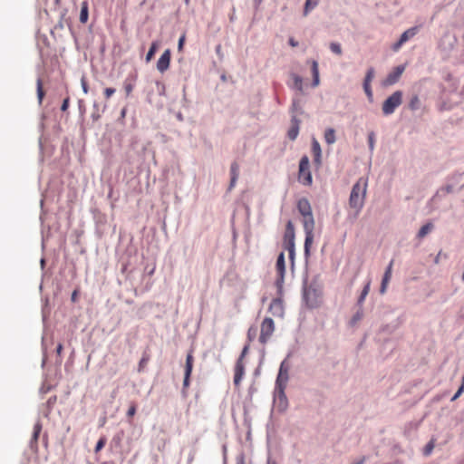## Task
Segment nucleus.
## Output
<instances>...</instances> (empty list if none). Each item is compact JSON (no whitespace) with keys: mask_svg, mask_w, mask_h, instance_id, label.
<instances>
[{"mask_svg":"<svg viewBox=\"0 0 464 464\" xmlns=\"http://www.w3.org/2000/svg\"><path fill=\"white\" fill-rule=\"evenodd\" d=\"M297 209L303 217V226L305 233L304 252L309 254L310 246L314 241V219L312 208L307 198H300L297 202Z\"/></svg>","mask_w":464,"mask_h":464,"instance_id":"f257e3e1","label":"nucleus"},{"mask_svg":"<svg viewBox=\"0 0 464 464\" xmlns=\"http://www.w3.org/2000/svg\"><path fill=\"white\" fill-rule=\"evenodd\" d=\"M366 180L359 179L352 188L349 198V209L350 213L353 216H357L363 206L366 195Z\"/></svg>","mask_w":464,"mask_h":464,"instance_id":"f03ea898","label":"nucleus"},{"mask_svg":"<svg viewBox=\"0 0 464 464\" xmlns=\"http://www.w3.org/2000/svg\"><path fill=\"white\" fill-rule=\"evenodd\" d=\"M380 321V331L387 334L394 333L401 323L398 312L393 310L382 312Z\"/></svg>","mask_w":464,"mask_h":464,"instance_id":"7ed1b4c3","label":"nucleus"},{"mask_svg":"<svg viewBox=\"0 0 464 464\" xmlns=\"http://www.w3.org/2000/svg\"><path fill=\"white\" fill-rule=\"evenodd\" d=\"M298 180L304 186H310L313 182L312 174L309 169V159L303 156L299 163Z\"/></svg>","mask_w":464,"mask_h":464,"instance_id":"20e7f679","label":"nucleus"},{"mask_svg":"<svg viewBox=\"0 0 464 464\" xmlns=\"http://www.w3.org/2000/svg\"><path fill=\"white\" fill-rule=\"evenodd\" d=\"M402 102V92H394L382 104V111L384 114L389 115L394 112L395 109Z\"/></svg>","mask_w":464,"mask_h":464,"instance_id":"39448f33","label":"nucleus"},{"mask_svg":"<svg viewBox=\"0 0 464 464\" xmlns=\"http://www.w3.org/2000/svg\"><path fill=\"white\" fill-rule=\"evenodd\" d=\"M275 331V323L272 318L266 317L263 320L260 327L259 342L266 344Z\"/></svg>","mask_w":464,"mask_h":464,"instance_id":"423d86ee","label":"nucleus"},{"mask_svg":"<svg viewBox=\"0 0 464 464\" xmlns=\"http://www.w3.org/2000/svg\"><path fill=\"white\" fill-rule=\"evenodd\" d=\"M304 299L310 308L317 307L321 303L319 293L312 287L304 289Z\"/></svg>","mask_w":464,"mask_h":464,"instance_id":"0eeeda50","label":"nucleus"},{"mask_svg":"<svg viewBox=\"0 0 464 464\" xmlns=\"http://www.w3.org/2000/svg\"><path fill=\"white\" fill-rule=\"evenodd\" d=\"M276 270L277 273L276 285L281 288L284 284L285 273V262L284 253H280L277 256Z\"/></svg>","mask_w":464,"mask_h":464,"instance_id":"6e6552de","label":"nucleus"},{"mask_svg":"<svg viewBox=\"0 0 464 464\" xmlns=\"http://www.w3.org/2000/svg\"><path fill=\"white\" fill-rule=\"evenodd\" d=\"M455 43L456 39L454 36L445 34L439 43V48L443 53L449 54L453 50Z\"/></svg>","mask_w":464,"mask_h":464,"instance_id":"1a4fd4ad","label":"nucleus"},{"mask_svg":"<svg viewBox=\"0 0 464 464\" xmlns=\"http://www.w3.org/2000/svg\"><path fill=\"white\" fill-rule=\"evenodd\" d=\"M283 244L284 248L295 247V227L291 220L286 224Z\"/></svg>","mask_w":464,"mask_h":464,"instance_id":"9d476101","label":"nucleus"},{"mask_svg":"<svg viewBox=\"0 0 464 464\" xmlns=\"http://www.w3.org/2000/svg\"><path fill=\"white\" fill-rule=\"evenodd\" d=\"M405 70L404 65H398L396 66L392 72H391L388 76L382 81V84L383 86H390L397 82L401 76L402 72Z\"/></svg>","mask_w":464,"mask_h":464,"instance_id":"9b49d317","label":"nucleus"},{"mask_svg":"<svg viewBox=\"0 0 464 464\" xmlns=\"http://www.w3.org/2000/svg\"><path fill=\"white\" fill-rule=\"evenodd\" d=\"M193 363H194V357L192 351H190L186 357V363H185V373H184V381H183V387L188 388L189 386V379L190 375L193 370Z\"/></svg>","mask_w":464,"mask_h":464,"instance_id":"f8f14e48","label":"nucleus"},{"mask_svg":"<svg viewBox=\"0 0 464 464\" xmlns=\"http://www.w3.org/2000/svg\"><path fill=\"white\" fill-rule=\"evenodd\" d=\"M170 58H171L170 50L169 49L165 50L157 63V69L160 72H164L169 69V63H170Z\"/></svg>","mask_w":464,"mask_h":464,"instance_id":"ddd939ff","label":"nucleus"},{"mask_svg":"<svg viewBox=\"0 0 464 464\" xmlns=\"http://www.w3.org/2000/svg\"><path fill=\"white\" fill-rule=\"evenodd\" d=\"M245 374V365L242 362V358H238L235 365V375H234V384L236 386H239L243 376Z\"/></svg>","mask_w":464,"mask_h":464,"instance_id":"4468645a","label":"nucleus"},{"mask_svg":"<svg viewBox=\"0 0 464 464\" xmlns=\"http://www.w3.org/2000/svg\"><path fill=\"white\" fill-rule=\"evenodd\" d=\"M373 78H374V70L372 68H371L367 72L366 77L363 82V90H364L368 99L370 100V102L373 101V94H372V89L370 86V82L372 81Z\"/></svg>","mask_w":464,"mask_h":464,"instance_id":"2eb2a0df","label":"nucleus"},{"mask_svg":"<svg viewBox=\"0 0 464 464\" xmlns=\"http://www.w3.org/2000/svg\"><path fill=\"white\" fill-rule=\"evenodd\" d=\"M417 32H418L417 27H411V28L406 30L404 33H402L399 41L393 45V48L395 50L398 49L401 44H403L409 39L412 38L417 34Z\"/></svg>","mask_w":464,"mask_h":464,"instance_id":"dca6fc26","label":"nucleus"},{"mask_svg":"<svg viewBox=\"0 0 464 464\" xmlns=\"http://www.w3.org/2000/svg\"><path fill=\"white\" fill-rule=\"evenodd\" d=\"M392 264H393V261L392 260L389 264V266H387L385 272H384V275L382 276V284H381V288H380V292L382 294L385 293L386 289H387V285L391 280V277H392Z\"/></svg>","mask_w":464,"mask_h":464,"instance_id":"f3484780","label":"nucleus"},{"mask_svg":"<svg viewBox=\"0 0 464 464\" xmlns=\"http://www.w3.org/2000/svg\"><path fill=\"white\" fill-rule=\"evenodd\" d=\"M453 192V186L452 185H447L445 188H440L436 194L431 198L430 199V205L434 206L436 205L437 201L441 198L446 194Z\"/></svg>","mask_w":464,"mask_h":464,"instance_id":"a211bd4d","label":"nucleus"},{"mask_svg":"<svg viewBox=\"0 0 464 464\" xmlns=\"http://www.w3.org/2000/svg\"><path fill=\"white\" fill-rule=\"evenodd\" d=\"M230 175H231V179H230V184H229V189H231L232 188L235 187L237 180L238 179V176H239V166L237 162H233L231 164Z\"/></svg>","mask_w":464,"mask_h":464,"instance_id":"6ab92c4d","label":"nucleus"},{"mask_svg":"<svg viewBox=\"0 0 464 464\" xmlns=\"http://www.w3.org/2000/svg\"><path fill=\"white\" fill-rule=\"evenodd\" d=\"M136 78H137V75H133V76H129L123 82V88L125 90V92H126V96H129L133 89H134V85H135V82H136Z\"/></svg>","mask_w":464,"mask_h":464,"instance_id":"aec40b11","label":"nucleus"},{"mask_svg":"<svg viewBox=\"0 0 464 464\" xmlns=\"http://www.w3.org/2000/svg\"><path fill=\"white\" fill-rule=\"evenodd\" d=\"M312 153L314 158V162L316 164H320L321 163V147H320L319 142L315 139H313V141H312Z\"/></svg>","mask_w":464,"mask_h":464,"instance_id":"412c9836","label":"nucleus"},{"mask_svg":"<svg viewBox=\"0 0 464 464\" xmlns=\"http://www.w3.org/2000/svg\"><path fill=\"white\" fill-rule=\"evenodd\" d=\"M270 311L274 314H283V303L280 299H274L269 306Z\"/></svg>","mask_w":464,"mask_h":464,"instance_id":"4be33fe9","label":"nucleus"},{"mask_svg":"<svg viewBox=\"0 0 464 464\" xmlns=\"http://www.w3.org/2000/svg\"><path fill=\"white\" fill-rule=\"evenodd\" d=\"M312 74H313V86L316 87L319 85V69L318 63L316 61H313L312 63Z\"/></svg>","mask_w":464,"mask_h":464,"instance_id":"5701e85b","label":"nucleus"},{"mask_svg":"<svg viewBox=\"0 0 464 464\" xmlns=\"http://www.w3.org/2000/svg\"><path fill=\"white\" fill-rule=\"evenodd\" d=\"M299 133V124H298V121L297 120L295 119H293V125L292 127L290 128V130H288V138L291 140H294L296 139L297 135Z\"/></svg>","mask_w":464,"mask_h":464,"instance_id":"b1692460","label":"nucleus"},{"mask_svg":"<svg viewBox=\"0 0 464 464\" xmlns=\"http://www.w3.org/2000/svg\"><path fill=\"white\" fill-rule=\"evenodd\" d=\"M434 227V225L431 223V222H428L427 224L423 225L419 232H418V235L417 237L419 238H423L424 237H426L429 233L431 232V230L433 229Z\"/></svg>","mask_w":464,"mask_h":464,"instance_id":"393cba45","label":"nucleus"},{"mask_svg":"<svg viewBox=\"0 0 464 464\" xmlns=\"http://www.w3.org/2000/svg\"><path fill=\"white\" fill-rule=\"evenodd\" d=\"M89 12H88V3L86 1L82 2L81 13H80V21L82 24H85L88 21Z\"/></svg>","mask_w":464,"mask_h":464,"instance_id":"a878e982","label":"nucleus"},{"mask_svg":"<svg viewBox=\"0 0 464 464\" xmlns=\"http://www.w3.org/2000/svg\"><path fill=\"white\" fill-rule=\"evenodd\" d=\"M324 140L327 144L335 142V130L333 128H328L324 131Z\"/></svg>","mask_w":464,"mask_h":464,"instance_id":"bb28decb","label":"nucleus"},{"mask_svg":"<svg viewBox=\"0 0 464 464\" xmlns=\"http://www.w3.org/2000/svg\"><path fill=\"white\" fill-rule=\"evenodd\" d=\"M319 0H306L304 8V15H307L318 5Z\"/></svg>","mask_w":464,"mask_h":464,"instance_id":"cd10ccee","label":"nucleus"},{"mask_svg":"<svg viewBox=\"0 0 464 464\" xmlns=\"http://www.w3.org/2000/svg\"><path fill=\"white\" fill-rule=\"evenodd\" d=\"M159 47V44L158 42H153L150 45V48L149 50V52L147 53V55H146V62L149 63L154 56L157 49Z\"/></svg>","mask_w":464,"mask_h":464,"instance_id":"c85d7f7f","label":"nucleus"},{"mask_svg":"<svg viewBox=\"0 0 464 464\" xmlns=\"http://www.w3.org/2000/svg\"><path fill=\"white\" fill-rule=\"evenodd\" d=\"M36 85H37V97H38V102L39 103L41 104L43 102V99L44 97V91L43 89V82L41 79H38L37 80V82H36Z\"/></svg>","mask_w":464,"mask_h":464,"instance_id":"c756f323","label":"nucleus"},{"mask_svg":"<svg viewBox=\"0 0 464 464\" xmlns=\"http://www.w3.org/2000/svg\"><path fill=\"white\" fill-rule=\"evenodd\" d=\"M409 107L411 110L415 111L418 110L420 107V99L417 95H414L409 103Z\"/></svg>","mask_w":464,"mask_h":464,"instance_id":"7c9ffc66","label":"nucleus"},{"mask_svg":"<svg viewBox=\"0 0 464 464\" xmlns=\"http://www.w3.org/2000/svg\"><path fill=\"white\" fill-rule=\"evenodd\" d=\"M435 447V440L433 439H431L428 443L427 445L425 446L424 450H423V454L425 456H428L431 453V451L433 450Z\"/></svg>","mask_w":464,"mask_h":464,"instance_id":"2f4dec72","label":"nucleus"},{"mask_svg":"<svg viewBox=\"0 0 464 464\" xmlns=\"http://www.w3.org/2000/svg\"><path fill=\"white\" fill-rule=\"evenodd\" d=\"M283 367H284V365L282 364L280 367V370H279L278 376H277L276 383L278 385H281V381L283 380V378L285 379V381L287 380V372H286V371H284Z\"/></svg>","mask_w":464,"mask_h":464,"instance_id":"473e14b6","label":"nucleus"},{"mask_svg":"<svg viewBox=\"0 0 464 464\" xmlns=\"http://www.w3.org/2000/svg\"><path fill=\"white\" fill-rule=\"evenodd\" d=\"M369 289H370V284H369V283H367V284L364 285V287H363V289H362V293H361V295H360V296H359V299H358V303H359V304H362V303L363 302V300L365 299L366 295H368V293H369Z\"/></svg>","mask_w":464,"mask_h":464,"instance_id":"72a5a7b5","label":"nucleus"},{"mask_svg":"<svg viewBox=\"0 0 464 464\" xmlns=\"http://www.w3.org/2000/svg\"><path fill=\"white\" fill-rule=\"evenodd\" d=\"M330 49L331 51L334 53V54H337V55H341L342 54V48H341V45L337 43H332L330 44Z\"/></svg>","mask_w":464,"mask_h":464,"instance_id":"f704fd0d","label":"nucleus"},{"mask_svg":"<svg viewBox=\"0 0 464 464\" xmlns=\"http://www.w3.org/2000/svg\"><path fill=\"white\" fill-rule=\"evenodd\" d=\"M106 444V438L105 437H102L99 439V440L97 441V444L95 446V452H99Z\"/></svg>","mask_w":464,"mask_h":464,"instance_id":"c9c22d12","label":"nucleus"},{"mask_svg":"<svg viewBox=\"0 0 464 464\" xmlns=\"http://www.w3.org/2000/svg\"><path fill=\"white\" fill-rule=\"evenodd\" d=\"M294 84L297 90H299V91L303 90V81H302L301 77L295 75L294 78Z\"/></svg>","mask_w":464,"mask_h":464,"instance_id":"e433bc0d","label":"nucleus"},{"mask_svg":"<svg viewBox=\"0 0 464 464\" xmlns=\"http://www.w3.org/2000/svg\"><path fill=\"white\" fill-rule=\"evenodd\" d=\"M256 335V327H250L247 331V339L249 342H252Z\"/></svg>","mask_w":464,"mask_h":464,"instance_id":"4c0bfd02","label":"nucleus"},{"mask_svg":"<svg viewBox=\"0 0 464 464\" xmlns=\"http://www.w3.org/2000/svg\"><path fill=\"white\" fill-rule=\"evenodd\" d=\"M362 317V313L358 311L353 316V318L351 319V322L350 324L352 325H355Z\"/></svg>","mask_w":464,"mask_h":464,"instance_id":"58836bf2","label":"nucleus"},{"mask_svg":"<svg viewBox=\"0 0 464 464\" xmlns=\"http://www.w3.org/2000/svg\"><path fill=\"white\" fill-rule=\"evenodd\" d=\"M137 406L134 402H132L127 411V416L129 418H132L136 413Z\"/></svg>","mask_w":464,"mask_h":464,"instance_id":"ea45409f","label":"nucleus"},{"mask_svg":"<svg viewBox=\"0 0 464 464\" xmlns=\"http://www.w3.org/2000/svg\"><path fill=\"white\" fill-rule=\"evenodd\" d=\"M384 343L387 345L386 354H388L394 348V342L392 339L389 338V339H386Z\"/></svg>","mask_w":464,"mask_h":464,"instance_id":"a19ab883","label":"nucleus"},{"mask_svg":"<svg viewBox=\"0 0 464 464\" xmlns=\"http://www.w3.org/2000/svg\"><path fill=\"white\" fill-rule=\"evenodd\" d=\"M116 90L114 88H106L103 92L105 98L110 99Z\"/></svg>","mask_w":464,"mask_h":464,"instance_id":"79ce46f5","label":"nucleus"},{"mask_svg":"<svg viewBox=\"0 0 464 464\" xmlns=\"http://www.w3.org/2000/svg\"><path fill=\"white\" fill-rule=\"evenodd\" d=\"M185 41H186V34H183L179 37V39L178 50H179V52H181V51H182V49H183V45H184V44H185Z\"/></svg>","mask_w":464,"mask_h":464,"instance_id":"37998d69","label":"nucleus"},{"mask_svg":"<svg viewBox=\"0 0 464 464\" xmlns=\"http://www.w3.org/2000/svg\"><path fill=\"white\" fill-rule=\"evenodd\" d=\"M69 103H70V98H69V97H66V98L63 100V103H62L61 110H62L63 111H67V109H68V107H69Z\"/></svg>","mask_w":464,"mask_h":464,"instance_id":"c03bdc74","label":"nucleus"},{"mask_svg":"<svg viewBox=\"0 0 464 464\" xmlns=\"http://www.w3.org/2000/svg\"><path fill=\"white\" fill-rule=\"evenodd\" d=\"M40 431H41V425L40 424H36L34 426V434H33V438L34 440H37L38 439V436L40 434Z\"/></svg>","mask_w":464,"mask_h":464,"instance_id":"a18cd8bd","label":"nucleus"},{"mask_svg":"<svg viewBox=\"0 0 464 464\" xmlns=\"http://www.w3.org/2000/svg\"><path fill=\"white\" fill-rule=\"evenodd\" d=\"M369 146H370L371 150H373V148H374V133L373 132H371L369 134Z\"/></svg>","mask_w":464,"mask_h":464,"instance_id":"49530a36","label":"nucleus"},{"mask_svg":"<svg viewBox=\"0 0 464 464\" xmlns=\"http://www.w3.org/2000/svg\"><path fill=\"white\" fill-rule=\"evenodd\" d=\"M288 252L289 259L294 263L295 259V247L293 248H285Z\"/></svg>","mask_w":464,"mask_h":464,"instance_id":"de8ad7c7","label":"nucleus"},{"mask_svg":"<svg viewBox=\"0 0 464 464\" xmlns=\"http://www.w3.org/2000/svg\"><path fill=\"white\" fill-rule=\"evenodd\" d=\"M82 91L84 93H88L89 92V87H88V84H87V82L85 81L84 78L82 79Z\"/></svg>","mask_w":464,"mask_h":464,"instance_id":"09e8293b","label":"nucleus"},{"mask_svg":"<svg viewBox=\"0 0 464 464\" xmlns=\"http://www.w3.org/2000/svg\"><path fill=\"white\" fill-rule=\"evenodd\" d=\"M147 362H148V359L144 358V357L140 360V364H139V371H140L141 368L146 365Z\"/></svg>","mask_w":464,"mask_h":464,"instance_id":"8fccbe9b","label":"nucleus"},{"mask_svg":"<svg viewBox=\"0 0 464 464\" xmlns=\"http://www.w3.org/2000/svg\"><path fill=\"white\" fill-rule=\"evenodd\" d=\"M78 298V290H74L72 294L71 299L72 302H76Z\"/></svg>","mask_w":464,"mask_h":464,"instance_id":"3c124183","label":"nucleus"},{"mask_svg":"<svg viewBox=\"0 0 464 464\" xmlns=\"http://www.w3.org/2000/svg\"><path fill=\"white\" fill-rule=\"evenodd\" d=\"M463 392H460V389L459 388V390L457 391V392L454 394V396L451 398V401H455L457 400L462 393Z\"/></svg>","mask_w":464,"mask_h":464,"instance_id":"603ef678","label":"nucleus"},{"mask_svg":"<svg viewBox=\"0 0 464 464\" xmlns=\"http://www.w3.org/2000/svg\"><path fill=\"white\" fill-rule=\"evenodd\" d=\"M289 44L292 47H296L298 45V42H296L294 38H290L289 39Z\"/></svg>","mask_w":464,"mask_h":464,"instance_id":"864d4df0","label":"nucleus"},{"mask_svg":"<svg viewBox=\"0 0 464 464\" xmlns=\"http://www.w3.org/2000/svg\"><path fill=\"white\" fill-rule=\"evenodd\" d=\"M62 351H63V344L62 343H59L56 347V353L58 355H61L62 353Z\"/></svg>","mask_w":464,"mask_h":464,"instance_id":"5fc2aeb1","label":"nucleus"},{"mask_svg":"<svg viewBox=\"0 0 464 464\" xmlns=\"http://www.w3.org/2000/svg\"><path fill=\"white\" fill-rule=\"evenodd\" d=\"M247 349H248V347H247V346H245V347H244V349H243V351H242L241 355H240V357H239V358H242V359L244 358V356L246 355V352H247Z\"/></svg>","mask_w":464,"mask_h":464,"instance_id":"6e6d98bb","label":"nucleus"},{"mask_svg":"<svg viewBox=\"0 0 464 464\" xmlns=\"http://www.w3.org/2000/svg\"><path fill=\"white\" fill-rule=\"evenodd\" d=\"M460 392H464V374L461 380V384L459 386Z\"/></svg>","mask_w":464,"mask_h":464,"instance_id":"4d7b16f0","label":"nucleus"},{"mask_svg":"<svg viewBox=\"0 0 464 464\" xmlns=\"http://www.w3.org/2000/svg\"><path fill=\"white\" fill-rule=\"evenodd\" d=\"M266 464H277L276 460L272 459L271 458L267 459Z\"/></svg>","mask_w":464,"mask_h":464,"instance_id":"13d9d810","label":"nucleus"},{"mask_svg":"<svg viewBox=\"0 0 464 464\" xmlns=\"http://www.w3.org/2000/svg\"><path fill=\"white\" fill-rule=\"evenodd\" d=\"M61 4V0H54V5L59 6Z\"/></svg>","mask_w":464,"mask_h":464,"instance_id":"bf43d9fd","label":"nucleus"},{"mask_svg":"<svg viewBox=\"0 0 464 464\" xmlns=\"http://www.w3.org/2000/svg\"><path fill=\"white\" fill-rule=\"evenodd\" d=\"M362 461H363V460L362 459V460L357 461V462H354V463H353V464H362Z\"/></svg>","mask_w":464,"mask_h":464,"instance_id":"052dcab7","label":"nucleus"},{"mask_svg":"<svg viewBox=\"0 0 464 464\" xmlns=\"http://www.w3.org/2000/svg\"><path fill=\"white\" fill-rule=\"evenodd\" d=\"M254 1H255L257 5H259V4L262 2V0H254Z\"/></svg>","mask_w":464,"mask_h":464,"instance_id":"680f3d73","label":"nucleus"},{"mask_svg":"<svg viewBox=\"0 0 464 464\" xmlns=\"http://www.w3.org/2000/svg\"><path fill=\"white\" fill-rule=\"evenodd\" d=\"M435 263H439V256H437V257L435 258Z\"/></svg>","mask_w":464,"mask_h":464,"instance_id":"e2e57ef3","label":"nucleus"},{"mask_svg":"<svg viewBox=\"0 0 464 464\" xmlns=\"http://www.w3.org/2000/svg\"><path fill=\"white\" fill-rule=\"evenodd\" d=\"M121 114H122V116H124V115H125V110H123V111H121Z\"/></svg>","mask_w":464,"mask_h":464,"instance_id":"0e129e2a","label":"nucleus"},{"mask_svg":"<svg viewBox=\"0 0 464 464\" xmlns=\"http://www.w3.org/2000/svg\"><path fill=\"white\" fill-rule=\"evenodd\" d=\"M101 423H102V425H103L105 423V419L103 420H101Z\"/></svg>","mask_w":464,"mask_h":464,"instance_id":"69168bd1","label":"nucleus"},{"mask_svg":"<svg viewBox=\"0 0 464 464\" xmlns=\"http://www.w3.org/2000/svg\"><path fill=\"white\" fill-rule=\"evenodd\" d=\"M101 423H102V425H103L105 423V419L103 420H101Z\"/></svg>","mask_w":464,"mask_h":464,"instance_id":"338daca9","label":"nucleus"},{"mask_svg":"<svg viewBox=\"0 0 464 464\" xmlns=\"http://www.w3.org/2000/svg\"><path fill=\"white\" fill-rule=\"evenodd\" d=\"M462 280L464 281V271H463V274H462Z\"/></svg>","mask_w":464,"mask_h":464,"instance_id":"774afa93","label":"nucleus"}]
</instances>
